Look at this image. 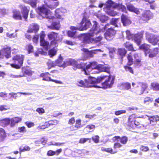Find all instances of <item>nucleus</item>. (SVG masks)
<instances>
[{"mask_svg":"<svg viewBox=\"0 0 159 159\" xmlns=\"http://www.w3.org/2000/svg\"><path fill=\"white\" fill-rule=\"evenodd\" d=\"M101 150L102 151H105L111 154H113L117 152V151H114L111 148H106L104 147H102Z\"/></svg>","mask_w":159,"mask_h":159,"instance_id":"nucleus-36","label":"nucleus"},{"mask_svg":"<svg viewBox=\"0 0 159 159\" xmlns=\"http://www.w3.org/2000/svg\"><path fill=\"white\" fill-rule=\"evenodd\" d=\"M151 86L152 89L154 90H159V84L154 82L151 84Z\"/></svg>","mask_w":159,"mask_h":159,"instance_id":"nucleus-39","label":"nucleus"},{"mask_svg":"<svg viewBox=\"0 0 159 159\" xmlns=\"http://www.w3.org/2000/svg\"><path fill=\"white\" fill-rule=\"evenodd\" d=\"M45 36V33L42 31L40 34V45L43 46L46 50H47L49 46V43L44 39V38Z\"/></svg>","mask_w":159,"mask_h":159,"instance_id":"nucleus-13","label":"nucleus"},{"mask_svg":"<svg viewBox=\"0 0 159 159\" xmlns=\"http://www.w3.org/2000/svg\"><path fill=\"white\" fill-rule=\"evenodd\" d=\"M13 17L14 19L17 20L22 19V17L19 11L14 10L13 11Z\"/></svg>","mask_w":159,"mask_h":159,"instance_id":"nucleus-25","label":"nucleus"},{"mask_svg":"<svg viewBox=\"0 0 159 159\" xmlns=\"http://www.w3.org/2000/svg\"><path fill=\"white\" fill-rule=\"evenodd\" d=\"M76 30H72V31H68L67 32V34L69 37H73L76 33V31H74Z\"/></svg>","mask_w":159,"mask_h":159,"instance_id":"nucleus-55","label":"nucleus"},{"mask_svg":"<svg viewBox=\"0 0 159 159\" xmlns=\"http://www.w3.org/2000/svg\"><path fill=\"white\" fill-rule=\"evenodd\" d=\"M39 29L38 25L34 24H32L31 25L27 32H36Z\"/></svg>","mask_w":159,"mask_h":159,"instance_id":"nucleus-26","label":"nucleus"},{"mask_svg":"<svg viewBox=\"0 0 159 159\" xmlns=\"http://www.w3.org/2000/svg\"><path fill=\"white\" fill-rule=\"evenodd\" d=\"M109 50L110 57L113 58L114 57L113 54L115 52V49L113 48H111L109 49Z\"/></svg>","mask_w":159,"mask_h":159,"instance_id":"nucleus-48","label":"nucleus"},{"mask_svg":"<svg viewBox=\"0 0 159 159\" xmlns=\"http://www.w3.org/2000/svg\"><path fill=\"white\" fill-rule=\"evenodd\" d=\"M96 78L89 76L88 79L84 80L80 79L77 80L76 82V84L78 86L84 87H98V85H95V81Z\"/></svg>","mask_w":159,"mask_h":159,"instance_id":"nucleus-6","label":"nucleus"},{"mask_svg":"<svg viewBox=\"0 0 159 159\" xmlns=\"http://www.w3.org/2000/svg\"><path fill=\"white\" fill-rule=\"evenodd\" d=\"M135 115H132L130 116L129 118V122H132L134 121L135 120Z\"/></svg>","mask_w":159,"mask_h":159,"instance_id":"nucleus-62","label":"nucleus"},{"mask_svg":"<svg viewBox=\"0 0 159 159\" xmlns=\"http://www.w3.org/2000/svg\"><path fill=\"white\" fill-rule=\"evenodd\" d=\"M125 47L129 50H133L135 51V50H134L132 45L129 43L127 42L125 44Z\"/></svg>","mask_w":159,"mask_h":159,"instance_id":"nucleus-47","label":"nucleus"},{"mask_svg":"<svg viewBox=\"0 0 159 159\" xmlns=\"http://www.w3.org/2000/svg\"><path fill=\"white\" fill-rule=\"evenodd\" d=\"M61 25L59 21H53L50 26H48V27L52 30H58L60 27Z\"/></svg>","mask_w":159,"mask_h":159,"instance_id":"nucleus-22","label":"nucleus"},{"mask_svg":"<svg viewBox=\"0 0 159 159\" xmlns=\"http://www.w3.org/2000/svg\"><path fill=\"white\" fill-rule=\"evenodd\" d=\"M26 3L30 4V5L33 7H35L36 6V5L37 2L39 0H24Z\"/></svg>","mask_w":159,"mask_h":159,"instance_id":"nucleus-35","label":"nucleus"},{"mask_svg":"<svg viewBox=\"0 0 159 159\" xmlns=\"http://www.w3.org/2000/svg\"><path fill=\"white\" fill-rule=\"evenodd\" d=\"M152 16V14L149 10L145 11L142 14V19L144 21L149 20Z\"/></svg>","mask_w":159,"mask_h":159,"instance_id":"nucleus-17","label":"nucleus"},{"mask_svg":"<svg viewBox=\"0 0 159 159\" xmlns=\"http://www.w3.org/2000/svg\"><path fill=\"white\" fill-rule=\"evenodd\" d=\"M93 23L92 28L87 34L83 35L82 37L84 43L94 44L95 46L93 47H95L101 43L103 38V30L97 21H93Z\"/></svg>","mask_w":159,"mask_h":159,"instance_id":"nucleus-1","label":"nucleus"},{"mask_svg":"<svg viewBox=\"0 0 159 159\" xmlns=\"http://www.w3.org/2000/svg\"><path fill=\"white\" fill-rule=\"evenodd\" d=\"M20 150L21 152H23L25 151H29L30 150V148L28 146H25L24 147H20Z\"/></svg>","mask_w":159,"mask_h":159,"instance_id":"nucleus-52","label":"nucleus"},{"mask_svg":"<svg viewBox=\"0 0 159 159\" xmlns=\"http://www.w3.org/2000/svg\"><path fill=\"white\" fill-rule=\"evenodd\" d=\"M6 36L11 39H13L17 37V35L16 34H10L9 32H7L6 33Z\"/></svg>","mask_w":159,"mask_h":159,"instance_id":"nucleus-53","label":"nucleus"},{"mask_svg":"<svg viewBox=\"0 0 159 159\" xmlns=\"http://www.w3.org/2000/svg\"><path fill=\"white\" fill-rule=\"evenodd\" d=\"M9 109V107L7 105H0V110L1 111H5Z\"/></svg>","mask_w":159,"mask_h":159,"instance_id":"nucleus-51","label":"nucleus"},{"mask_svg":"<svg viewBox=\"0 0 159 159\" xmlns=\"http://www.w3.org/2000/svg\"><path fill=\"white\" fill-rule=\"evenodd\" d=\"M9 95L10 96V98L16 99L17 97H20V96L19 95V92L16 93L11 92L9 93Z\"/></svg>","mask_w":159,"mask_h":159,"instance_id":"nucleus-37","label":"nucleus"},{"mask_svg":"<svg viewBox=\"0 0 159 159\" xmlns=\"http://www.w3.org/2000/svg\"><path fill=\"white\" fill-rule=\"evenodd\" d=\"M148 117V119L150 121V123L152 125H153L157 123V121L159 120V117L157 116H148L146 115Z\"/></svg>","mask_w":159,"mask_h":159,"instance_id":"nucleus-19","label":"nucleus"},{"mask_svg":"<svg viewBox=\"0 0 159 159\" xmlns=\"http://www.w3.org/2000/svg\"><path fill=\"white\" fill-rule=\"evenodd\" d=\"M119 141H120L121 143L123 144H125L128 141V138L125 136H124L121 138L120 137Z\"/></svg>","mask_w":159,"mask_h":159,"instance_id":"nucleus-49","label":"nucleus"},{"mask_svg":"<svg viewBox=\"0 0 159 159\" xmlns=\"http://www.w3.org/2000/svg\"><path fill=\"white\" fill-rule=\"evenodd\" d=\"M43 80L48 81H52L55 82L56 83L59 84H62V82L61 81L52 79L51 78V77L49 76H48L45 78H43Z\"/></svg>","mask_w":159,"mask_h":159,"instance_id":"nucleus-33","label":"nucleus"},{"mask_svg":"<svg viewBox=\"0 0 159 159\" xmlns=\"http://www.w3.org/2000/svg\"><path fill=\"white\" fill-rule=\"evenodd\" d=\"M6 137V134L4 130L0 128V141H2Z\"/></svg>","mask_w":159,"mask_h":159,"instance_id":"nucleus-38","label":"nucleus"},{"mask_svg":"<svg viewBox=\"0 0 159 159\" xmlns=\"http://www.w3.org/2000/svg\"><path fill=\"white\" fill-rule=\"evenodd\" d=\"M91 24L90 20L84 18L81 22L80 27L71 26L70 27L72 30H86L91 25Z\"/></svg>","mask_w":159,"mask_h":159,"instance_id":"nucleus-8","label":"nucleus"},{"mask_svg":"<svg viewBox=\"0 0 159 159\" xmlns=\"http://www.w3.org/2000/svg\"><path fill=\"white\" fill-rule=\"evenodd\" d=\"M126 38L128 39L134 40V42L138 45H139L141 42V39L143 37L144 31H142L137 34H131L129 30L126 32Z\"/></svg>","mask_w":159,"mask_h":159,"instance_id":"nucleus-7","label":"nucleus"},{"mask_svg":"<svg viewBox=\"0 0 159 159\" xmlns=\"http://www.w3.org/2000/svg\"><path fill=\"white\" fill-rule=\"evenodd\" d=\"M121 21L124 26H126L131 24V21L126 16L122 14L121 16Z\"/></svg>","mask_w":159,"mask_h":159,"instance_id":"nucleus-20","label":"nucleus"},{"mask_svg":"<svg viewBox=\"0 0 159 159\" xmlns=\"http://www.w3.org/2000/svg\"><path fill=\"white\" fill-rule=\"evenodd\" d=\"M142 89L141 90V92L139 95H141L142 94L143 92H144L145 89L147 87V86L146 84H142Z\"/></svg>","mask_w":159,"mask_h":159,"instance_id":"nucleus-54","label":"nucleus"},{"mask_svg":"<svg viewBox=\"0 0 159 159\" xmlns=\"http://www.w3.org/2000/svg\"><path fill=\"white\" fill-rule=\"evenodd\" d=\"M57 51V50L54 48L49 50L48 52L49 55L50 57H52L56 54Z\"/></svg>","mask_w":159,"mask_h":159,"instance_id":"nucleus-44","label":"nucleus"},{"mask_svg":"<svg viewBox=\"0 0 159 159\" xmlns=\"http://www.w3.org/2000/svg\"><path fill=\"white\" fill-rule=\"evenodd\" d=\"M114 80L115 77L111 75L108 76L102 75L98 77L97 79L96 78V81L95 82V85H97L98 83H100L104 80H105V81L101 84V86L98 85V87H95L101 88L104 89L111 88L114 83Z\"/></svg>","mask_w":159,"mask_h":159,"instance_id":"nucleus-5","label":"nucleus"},{"mask_svg":"<svg viewBox=\"0 0 159 159\" xmlns=\"http://www.w3.org/2000/svg\"><path fill=\"white\" fill-rule=\"evenodd\" d=\"M93 141L96 143H98L99 137L98 135H95L92 137Z\"/></svg>","mask_w":159,"mask_h":159,"instance_id":"nucleus-61","label":"nucleus"},{"mask_svg":"<svg viewBox=\"0 0 159 159\" xmlns=\"http://www.w3.org/2000/svg\"><path fill=\"white\" fill-rule=\"evenodd\" d=\"M134 57L135 59V62L137 66H140V54L136 53L134 54Z\"/></svg>","mask_w":159,"mask_h":159,"instance_id":"nucleus-32","label":"nucleus"},{"mask_svg":"<svg viewBox=\"0 0 159 159\" xmlns=\"http://www.w3.org/2000/svg\"><path fill=\"white\" fill-rule=\"evenodd\" d=\"M145 37L148 42L154 45H156L159 41V35H154L146 32Z\"/></svg>","mask_w":159,"mask_h":159,"instance_id":"nucleus-10","label":"nucleus"},{"mask_svg":"<svg viewBox=\"0 0 159 159\" xmlns=\"http://www.w3.org/2000/svg\"><path fill=\"white\" fill-rule=\"evenodd\" d=\"M140 150L143 152H147L149 150L148 147L147 146H145L143 145H142L140 146Z\"/></svg>","mask_w":159,"mask_h":159,"instance_id":"nucleus-59","label":"nucleus"},{"mask_svg":"<svg viewBox=\"0 0 159 159\" xmlns=\"http://www.w3.org/2000/svg\"><path fill=\"white\" fill-rule=\"evenodd\" d=\"M150 45L145 43L142 44L139 47V49L143 50L145 52L146 56H147V53H148L149 51L150 50Z\"/></svg>","mask_w":159,"mask_h":159,"instance_id":"nucleus-29","label":"nucleus"},{"mask_svg":"<svg viewBox=\"0 0 159 159\" xmlns=\"http://www.w3.org/2000/svg\"><path fill=\"white\" fill-rule=\"evenodd\" d=\"M10 76L11 78H21L25 76V75L24 74H22L20 75H14L13 74H10Z\"/></svg>","mask_w":159,"mask_h":159,"instance_id":"nucleus-57","label":"nucleus"},{"mask_svg":"<svg viewBox=\"0 0 159 159\" xmlns=\"http://www.w3.org/2000/svg\"><path fill=\"white\" fill-rule=\"evenodd\" d=\"M63 60L62 57L60 55L58 59L55 61H49L48 63L49 69L52 67H53L56 66L65 68L66 67V65L64 61Z\"/></svg>","mask_w":159,"mask_h":159,"instance_id":"nucleus-12","label":"nucleus"},{"mask_svg":"<svg viewBox=\"0 0 159 159\" xmlns=\"http://www.w3.org/2000/svg\"><path fill=\"white\" fill-rule=\"evenodd\" d=\"M22 119L20 117H15L11 119L10 126L11 127H14L16 124L20 122Z\"/></svg>","mask_w":159,"mask_h":159,"instance_id":"nucleus-23","label":"nucleus"},{"mask_svg":"<svg viewBox=\"0 0 159 159\" xmlns=\"http://www.w3.org/2000/svg\"><path fill=\"white\" fill-rule=\"evenodd\" d=\"M24 58V56L22 55H17L14 56L13 59L15 63L11 64V66L12 67L18 69L20 68L22 66Z\"/></svg>","mask_w":159,"mask_h":159,"instance_id":"nucleus-11","label":"nucleus"},{"mask_svg":"<svg viewBox=\"0 0 159 159\" xmlns=\"http://www.w3.org/2000/svg\"><path fill=\"white\" fill-rule=\"evenodd\" d=\"M109 24H107L105 25L103 29L101 28V29L103 30V32L107 29H108L106 32L105 34H103V35H104L105 38L107 40L112 39L114 38L116 33L115 30L112 28L111 27L109 28Z\"/></svg>","mask_w":159,"mask_h":159,"instance_id":"nucleus-9","label":"nucleus"},{"mask_svg":"<svg viewBox=\"0 0 159 159\" xmlns=\"http://www.w3.org/2000/svg\"><path fill=\"white\" fill-rule=\"evenodd\" d=\"M90 139L89 138H82L80 139L79 143H84Z\"/></svg>","mask_w":159,"mask_h":159,"instance_id":"nucleus-63","label":"nucleus"},{"mask_svg":"<svg viewBox=\"0 0 159 159\" xmlns=\"http://www.w3.org/2000/svg\"><path fill=\"white\" fill-rule=\"evenodd\" d=\"M95 15L100 20V21L103 22L108 19V17L104 15L101 14L100 12H98Z\"/></svg>","mask_w":159,"mask_h":159,"instance_id":"nucleus-24","label":"nucleus"},{"mask_svg":"<svg viewBox=\"0 0 159 159\" xmlns=\"http://www.w3.org/2000/svg\"><path fill=\"white\" fill-rule=\"evenodd\" d=\"M58 123L57 121L56 120H50L48 122H45V125L48 127L51 125H56Z\"/></svg>","mask_w":159,"mask_h":159,"instance_id":"nucleus-41","label":"nucleus"},{"mask_svg":"<svg viewBox=\"0 0 159 159\" xmlns=\"http://www.w3.org/2000/svg\"><path fill=\"white\" fill-rule=\"evenodd\" d=\"M152 100V99L149 97L145 98L143 102L144 104H148L151 102Z\"/></svg>","mask_w":159,"mask_h":159,"instance_id":"nucleus-50","label":"nucleus"},{"mask_svg":"<svg viewBox=\"0 0 159 159\" xmlns=\"http://www.w3.org/2000/svg\"><path fill=\"white\" fill-rule=\"evenodd\" d=\"M118 86L121 89L129 90L131 88L130 84L128 82L121 83Z\"/></svg>","mask_w":159,"mask_h":159,"instance_id":"nucleus-28","label":"nucleus"},{"mask_svg":"<svg viewBox=\"0 0 159 159\" xmlns=\"http://www.w3.org/2000/svg\"><path fill=\"white\" fill-rule=\"evenodd\" d=\"M83 51L84 52H87L88 54H89V56L90 57L92 56V53H93L94 54H96L95 52L96 51H99V52H102L103 51H102L100 49H97L96 50L93 51V52H89L88 50L87 49H84Z\"/></svg>","mask_w":159,"mask_h":159,"instance_id":"nucleus-42","label":"nucleus"},{"mask_svg":"<svg viewBox=\"0 0 159 159\" xmlns=\"http://www.w3.org/2000/svg\"><path fill=\"white\" fill-rule=\"evenodd\" d=\"M120 20L118 18H112L111 21V24L115 26H117V23Z\"/></svg>","mask_w":159,"mask_h":159,"instance_id":"nucleus-45","label":"nucleus"},{"mask_svg":"<svg viewBox=\"0 0 159 159\" xmlns=\"http://www.w3.org/2000/svg\"><path fill=\"white\" fill-rule=\"evenodd\" d=\"M118 54L121 56H125L126 52L125 48H120L118 50Z\"/></svg>","mask_w":159,"mask_h":159,"instance_id":"nucleus-46","label":"nucleus"},{"mask_svg":"<svg viewBox=\"0 0 159 159\" xmlns=\"http://www.w3.org/2000/svg\"><path fill=\"white\" fill-rule=\"evenodd\" d=\"M158 48H155L152 50L150 49L148 53L149 54V57L150 58H152L156 56L158 53Z\"/></svg>","mask_w":159,"mask_h":159,"instance_id":"nucleus-30","label":"nucleus"},{"mask_svg":"<svg viewBox=\"0 0 159 159\" xmlns=\"http://www.w3.org/2000/svg\"><path fill=\"white\" fill-rule=\"evenodd\" d=\"M22 72L23 73L22 74H24L25 76V74L28 76H31L33 74V72L31 70L27 68H23L22 69Z\"/></svg>","mask_w":159,"mask_h":159,"instance_id":"nucleus-34","label":"nucleus"},{"mask_svg":"<svg viewBox=\"0 0 159 159\" xmlns=\"http://www.w3.org/2000/svg\"><path fill=\"white\" fill-rule=\"evenodd\" d=\"M1 54L4 56L6 58H8L11 57L10 48L6 46L1 50Z\"/></svg>","mask_w":159,"mask_h":159,"instance_id":"nucleus-18","label":"nucleus"},{"mask_svg":"<svg viewBox=\"0 0 159 159\" xmlns=\"http://www.w3.org/2000/svg\"><path fill=\"white\" fill-rule=\"evenodd\" d=\"M76 123L75 125H76V127H78V128H79L80 127L83 126L82 125H81V120L80 119H78L76 120Z\"/></svg>","mask_w":159,"mask_h":159,"instance_id":"nucleus-58","label":"nucleus"},{"mask_svg":"<svg viewBox=\"0 0 159 159\" xmlns=\"http://www.w3.org/2000/svg\"><path fill=\"white\" fill-rule=\"evenodd\" d=\"M107 3L108 5L106 6L105 11L110 16H113L117 15V12L114 11V9H116L122 12L127 13L126 7L121 4L115 3L111 0H108Z\"/></svg>","mask_w":159,"mask_h":159,"instance_id":"nucleus-4","label":"nucleus"},{"mask_svg":"<svg viewBox=\"0 0 159 159\" xmlns=\"http://www.w3.org/2000/svg\"><path fill=\"white\" fill-rule=\"evenodd\" d=\"M66 9L61 8L57 9L55 11V16L57 18L62 19L64 18V14L66 13Z\"/></svg>","mask_w":159,"mask_h":159,"instance_id":"nucleus-15","label":"nucleus"},{"mask_svg":"<svg viewBox=\"0 0 159 159\" xmlns=\"http://www.w3.org/2000/svg\"><path fill=\"white\" fill-rule=\"evenodd\" d=\"M21 8L22 9V13L23 17L25 19V20L26 21V20L28 17L29 10L26 7L24 6H22Z\"/></svg>","mask_w":159,"mask_h":159,"instance_id":"nucleus-27","label":"nucleus"},{"mask_svg":"<svg viewBox=\"0 0 159 159\" xmlns=\"http://www.w3.org/2000/svg\"><path fill=\"white\" fill-rule=\"evenodd\" d=\"M127 8L129 11L133 12L137 14L140 13V11L139 9L135 7L132 4L130 3L126 5Z\"/></svg>","mask_w":159,"mask_h":159,"instance_id":"nucleus-21","label":"nucleus"},{"mask_svg":"<svg viewBox=\"0 0 159 159\" xmlns=\"http://www.w3.org/2000/svg\"><path fill=\"white\" fill-rule=\"evenodd\" d=\"M11 119L6 118L2 119L0 121L1 125L3 126H6L9 125L11 122Z\"/></svg>","mask_w":159,"mask_h":159,"instance_id":"nucleus-31","label":"nucleus"},{"mask_svg":"<svg viewBox=\"0 0 159 159\" xmlns=\"http://www.w3.org/2000/svg\"><path fill=\"white\" fill-rule=\"evenodd\" d=\"M57 36V34L54 32H52L48 34V37L51 40H52L51 42L52 45L54 44L55 46H57L56 39Z\"/></svg>","mask_w":159,"mask_h":159,"instance_id":"nucleus-16","label":"nucleus"},{"mask_svg":"<svg viewBox=\"0 0 159 159\" xmlns=\"http://www.w3.org/2000/svg\"><path fill=\"white\" fill-rule=\"evenodd\" d=\"M95 128V126L93 125H88L85 128L88 132H92L93 131Z\"/></svg>","mask_w":159,"mask_h":159,"instance_id":"nucleus-40","label":"nucleus"},{"mask_svg":"<svg viewBox=\"0 0 159 159\" xmlns=\"http://www.w3.org/2000/svg\"><path fill=\"white\" fill-rule=\"evenodd\" d=\"M58 0H45L44 3L45 4L42 7H39L37 12L43 18H50L48 16L49 10L48 8L53 9L55 8L58 5V2H54V1H57Z\"/></svg>","mask_w":159,"mask_h":159,"instance_id":"nucleus-3","label":"nucleus"},{"mask_svg":"<svg viewBox=\"0 0 159 159\" xmlns=\"http://www.w3.org/2000/svg\"><path fill=\"white\" fill-rule=\"evenodd\" d=\"M27 50L29 53L31 52H32L33 51V46L30 44H28L27 45Z\"/></svg>","mask_w":159,"mask_h":159,"instance_id":"nucleus-64","label":"nucleus"},{"mask_svg":"<svg viewBox=\"0 0 159 159\" xmlns=\"http://www.w3.org/2000/svg\"><path fill=\"white\" fill-rule=\"evenodd\" d=\"M84 68L83 72L86 75H88L90 72L92 73H98L102 71L108 72L109 68L108 67H105L101 64H98L96 61L90 62L89 64L85 63Z\"/></svg>","mask_w":159,"mask_h":159,"instance_id":"nucleus-2","label":"nucleus"},{"mask_svg":"<svg viewBox=\"0 0 159 159\" xmlns=\"http://www.w3.org/2000/svg\"><path fill=\"white\" fill-rule=\"evenodd\" d=\"M39 114H42L45 112L44 110L42 108H38L36 110Z\"/></svg>","mask_w":159,"mask_h":159,"instance_id":"nucleus-60","label":"nucleus"},{"mask_svg":"<svg viewBox=\"0 0 159 159\" xmlns=\"http://www.w3.org/2000/svg\"><path fill=\"white\" fill-rule=\"evenodd\" d=\"M127 58L128 60V64L129 65H131L133 63V59L132 57H131L130 55L128 54Z\"/></svg>","mask_w":159,"mask_h":159,"instance_id":"nucleus-56","label":"nucleus"},{"mask_svg":"<svg viewBox=\"0 0 159 159\" xmlns=\"http://www.w3.org/2000/svg\"><path fill=\"white\" fill-rule=\"evenodd\" d=\"M70 65L75 68V69L74 68L75 70L77 68L82 69L84 71V66H85L84 63L83 62L79 63L74 59L70 60Z\"/></svg>","mask_w":159,"mask_h":159,"instance_id":"nucleus-14","label":"nucleus"},{"mask_svg":"<svg viewBox=\"0 0 159 159\" xmlns=\"http://www.w3.org/2000/svg\"><path fill=\"white\" fill-rule=\"evenodd\" d=\"M96 115L95 114L91 115L89 114H87L85 116V118L86 119H88L86 120V122H88L89 121V120L92 119V118L96 117Z\"/></svg>","mask_w":159,"mask_h":159,"instance_id":"nucleus-43","label":"nucleus"}]
</instances>
